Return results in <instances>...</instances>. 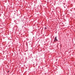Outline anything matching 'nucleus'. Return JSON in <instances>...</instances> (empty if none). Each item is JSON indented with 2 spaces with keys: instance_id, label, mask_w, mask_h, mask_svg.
<instances>
[{
  "instance_id": "f257e3e1",
  "label": "nucleus",
  "mask_w": 75,
  "mask_h": 75,
  "mask_svg": "<svg viewBox=\"0 0 75 75\" xmlns=\"http://www.w3.org/2000/svg\"><path fill=\"white\" fill-rule=\"evenodd\" d=\"M56 41H58V40L57 38V36L55 37L54 40V42H56Z\"/></svg>"
}]
</instances>
